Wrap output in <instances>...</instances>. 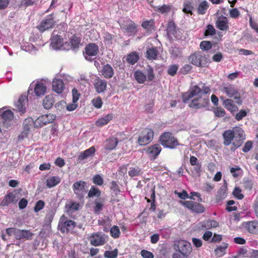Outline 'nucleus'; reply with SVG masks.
<instances>
[{
  "mask_svg": "<svg viewBox=\"0 0 258 258\" xmlns=\"http://www.w3.org/2000/svg\"><path fill=\"white\" fill-rule=\"evenodd\" d=\"M216 116L218 117H223L225 114V111L221 107H217L214 110Z\"/></svg>",
  "mask_w": 258,
  "mask_h": 258,
  "instance_id": "4d7b16f0",
  "label": "nucleus"
},
{
  "mask_svg": "<svg viewBox=\"0 0 258 258\" xmlns=\"http://www.w3.org/2000/svg\"><path fill=\"white\" fill-rule=\"evenodd\" d=\"M233 194L238 200H241L244 197L243 195L241 193V189L239 187H235Z\"/></svg>",
  "mask_w": 258,
  "mask_h": 258,
  "instance_id": "3c124183",
  "label": "nucleus"
},
{
  "mask_svg": "<svg viewBox=\"0 0 258 258\" xmlns=\"http://www.w3.org/2000/svg\"><path fill=\"white\" fill-rule=\"evenodd\" d=\"M219 223L217 221L209 219L202 222L200 224V228L201 229L206 230L217 227Z\"/></svg>",
  "mask_w": 258,
  "mask_h": 258,
  "instance_id": "bb28decb",
  "label": "nucleus"
},
{
  "mask_svg": "<svg viewBox=\"0 0 258 258\" xmlns=\"http://www.w3.org/2000/svg\"><path fill=\"white\" fill-rule=\"evenodd\" d=\"M44 206V202L41 200L38 201L34 207V211L35 212H37L40 210H42Z\"/></svg>",
  "mask_w": 258,
  "mask_h": 258,
  "instance_id": "0e129e2a",
  "label": "nucleus"
},
{
  "mask_svg": "<svg viewBox=\"0 0 258 258\" xmlns=\"http://www.w3.org/2000/svg\"><path fill=\"white\" fill-rule=\"evenodd\" d=\"M209 103V99L207 96H200L194 98L189 104V106L190 108L200 109L207 106Z\"/></svg>",
  "mask_w": 258,
  "mask_h": 258,
  "instance_id": "6e6552de",
  "label": "nucleus"
},
{
  "mask_svg": "<svg viewBox=\"0 0 258 258\" xmlns=\"http://www.w3.org/2000/svg\"><path fill=\"white\" fill-rule=\"evenodd\" d=\"M76 226V223L75 221L67 219V218L63 215L59 219L58 226L59 230L64 233L73 231Z\"/></svg>",
  "mask_w": 258,
  "mask_h": 258,
  "instance_id": "39448f33",
  "label": "nucleus"
},
{
  "mask_svg": "<svg viewBox=\"0 0 258 258\" xmlns=\"http://www.w3.org/2000/svg\"><path fill=\"white\" fill-rule=\"evenodd\" d=\"M101 194L100 191L96 187L92 186L89 191L88 197H99Z\"/></svg>",
  "mask_w": 258,
  "mask_h": 258,
  "instance_id": "09e8293b",
  "label": "nucleus"
},
{
  "mask_svg": "<svg viewBox=\"0 0 258 258\" xmlns=\"http://www.w3.org/2000/svg\"><path fill=\"white\" fill-rule=\"evenodd\" d=\"M91 245L97 246L104 245L107 241V236L102 233H93L89 238Z\"/></svg>",
  "mask_w": 258,
  "mask_h": 258,
  "instance_id": "9d476101",
  "label": "nucleus"
},
{
  "mask_svg": "<svg viewBox=\"0 0 258 258\" xmlns=\"http://www.w3.org/2000/svg\"><path fill=\"white\" fill-rule=\"evenodd\" d=\"M228 244L226 243H223L222 245H220L215 249L216 255L218 257L223 256L226 253V250Z\"/></svg>",
  "mask_w": 258,
  "mask_h": 258,
  "instance_id": "a19ab883",
  "label": "nucleus"
},
{
  "mask_svg": "<svg viewBox=\"0 0 258 258\" xmlns=\"http://www.w3.org/2000/svg\"><path fill=\"white\" fill-rule=\"evenodd\" d=\"M203 96L201 89L199 86H195L191 88L188 92L182 95V100L184 103L186 102L192 98Z\"/></svg>",
  "mask_w": 258,
  "mask_h": 258,
  "instance_id": "9b49d317",
  "label": "nucleus"
},
{
  "mask_svg": "<svg viewBox=\"0 0 258 258\" xmlns=\"http://www.w3.org/2000/svg\"><path fill=\"white\" fill-rule=\"evenodd\" d=\"M167 34L169 37L174 35L175 32V25L173 21H170L167 24Z\"/></svg>",
  "mask_w": 258,
  "mask_h": 258,
  "instance_id": "37998d69",
  "label": "nucleus"
},
{
  "mask_svg": "<svg viewBox=\"0 0 258 258\" xmlns=\"http://www.w3.org/2000/svg\"><path fill=\"white\" fill-rule=\"evenodd\" d=\"M27 100L25 96H21L16 103L17 109L21 112L24 113L25 110V105Z\"/></svg>",
  "mask_w": 258,
  "mask_h": 258,
  "instance_id": "c9c22d12",
  "label": "nucleus"
},
{
  "mask_svg": "<svg viewBox=\"0 0 258 258\" xmlns=\"http://www.w3.org/2000/svg\"><path fill=\"white\" fill-rule=\"evenodd\" d=\"M98 50V47L95 44L90 43L87 45L85 48V58L88 60L93 59L92 57L97 54Z\"/></svg>",
  "mask_w": 258,
  "mask_h": 258,
  "instance_id": "2eb2a0df",
  "label": "nucleus"
},
{
  "mask_svg": "<svg viewBox=\"0 0 258 258\" xmlns=\"http://www.w3.org/2000/svg\"><path fill=\"white\" fill-rule=\"evenodd\" d=\"M33 120L32 118L26 119L23 122V126L24 130L27 131L30 129V126L32 125Z\"/></svg>",
  "mask_w": 258,
  "mask_h": 258,
  "instance_id": "680f3d73",
  "label": "nucleus"
},
{
  "mask_svg": "<svg viewBox=\"0 0 258 258\" xmlns=\"http://www.w3.org/2000/svg\"><path fill=\"white\" fill-rule=\"evenodd\" d=\"M171 10V6L166 5H163L162 6H158L155 8V10L156 12L161 14H165L169 12Z\"/></svg>",
  "mask_w": 258,
  "mask_h": 258,
  "instance_id": "c03bdc74",
  "label": "nucleus"
},
{
  "mask_svg": "<svg viewBox=\"0 0 258 258\" xmlns=\"http://www.w3.org/2000/svg\"><path fill=\"white\" fill-rule=\"evenodd\" d=\"M154 20L145 21L143 22L142 26L146 29H150L154 25Z\"/></svg>",
  "mask_w": 258,
  "mask_h": 258,
  "instance_id": "052dcab7",
  "label": "nucleus"
},
{
  "mask_svg": "<svg viewBox=\"0 0 258 258\" xmlns=\"http://www.w3.org/2000/svg\"><path fill=\"white\" fill-rule=\"evenodd\" d=\"M160 141L166 148L173 149L179 145L177 140L169 132L163 133L160 137Z\"/></svg>",
  "mask_w": 258,
  "mask_h": 258,
  "instance_id": "20e7f679",
  "label": "nucleus"
},
{
  "mask_svg": "<svg viewBox=\"0 0 258 258\" xmlns=\"http://www.w3.org/2000/svg\"><path fill=\"white\" fill-rule=\"evenodd\" d=\"M194 8L190 3H184L183 11L187 14H192V11Z\"/></svg>",
  "mask_w": 258,
  "mask_h": 258,
  "instance_id": "5fc2aeb1",
  "label": "nucleus"
},
{
  "mask_svg": "<svg viewBox=\"0 0 258 258\" xmlns=\"http://www.w3.org/2000/svg\"><path fill=\"white\" fill-rule=\"evenodd\" d=\"M222 92L225 93L228 97L233 98L235 100V102L238 104L242 103V100L240 93L237 89L231 85L224 86L222 89Z\"/></svg>",
  "mask_w": 258,
  "mask_h": 258,
  "instance_id": "423d86ee",
  "label": "nucleus"
},
{
  "mask_svg": "<svg viewBox=\"0 0 258 258\" xmlns=\"http://www.w3.org/2000/svg\"><path fill=\"white\" fill-rule=\"evenodd\" d=\"M55 21L52 15H49L43 19L37 26V28L41 32H43L52 27L55 24Z\"/></svg>",
  "mask_w": 258,
  "mask_h": 258,
  "instance_id": "ddd939ff",
  "label": "nucleus"
},
{
  "mask_svg": "<svg viewBox=\"0 0 258 258\" xmlns=\"http://www.w3.org/2000/svg\"><path fill=\"white\" fill-rule=\"evenodd\" d=\"M189 61L192 64L199 67H205L209 63L207 56L202 51H197L191 54L188 58Z\"/></svg>",
  "mask_w": 258,
  "mask_h": 258,
  "instance_id": "7ed1b4c3",
  "label": "nucleus"
},
{
  "mask_svg": "<svg viewBox=\"0 0 258 258\" xmlns=\"http://www.w3.org/2000/svg\"><path fill=\"white\" fill-rule=\"evenodd\" d=\"M86 185V182L81 180L75 182L73 185L74 193L79 196L81 195L85 190Z\"/></svg>",
  "mask_w": 258,
  "mask_h": 258,
  "instance_id": "a878e982",
  "label": "nucleus"
},
{
  "mask_svg": "<svg viewBox=\"0 0 258 258\" xmlns=\"http://www.w3.org/2000/svg\"><path fill=\"white\" fill-rule=\"evenodd\" d=\"M209 8L208 3L204 1L201 2L197 9L198 13L200 15H204L206 13L207 9Z\"/></svg>",
  "mask_w": 258,
  "mask_h": 258,
  "instance_id": "ea45409f",
  "label": "nucleus"
},
{
  "mask_svg": "<svg viewBox=\"0 0 258 258\" xmlns=\"http://www.w3.org/2000/svg\"><path fill=\"white\" fill-rule=\"evenodd\" d=\"M245 229L250 233L258 234V221H248L244 224Z\"/></svg>",
  "mask_w": 258,
  "mask_h": 258,
  "instance_id": "5701e85b",
  "label": "nucleus"
},
{
  "mask_svg": "<svg viewBox=\"0 0 258 258\" xmlns=\"http://www.w3.org/2000/svg\"><path fill=\"white\" fill-rule=\"evenodd\" d=\"M179 203L193 212L202 213L205 211L204 207L199 203L192 201H180Z\"/></svg>",
  "mask_w": 258,
  "mask_h": 258,
  "instance_id": "1a4fd4ad",
  "label": "nucleus"
},
{
  "mask_svg": "<svg viewBox=\"0 0 258 258\" xmlns=\"http://www.w3.org/2000/svg\"><path fill=\"white\" fill-rule=\"evenodd\" d=\"M247 115V112L244 110H241L237 113L235 116L236 120H241L243 117H245Z\"/></svg>",
  "mask_w": 258,
  "mask_h": 258,
  "instance_id": "e2e57ef3",
  "label": "nucleus"
},
{
  "mask_svg": "<svg viewBox=\"0 0 258 258\" xmlns=\"http://www.w3.org/2000/svg\"><path fill=\"white\" fill-rule=\"evenodd\" d=\"M228 20L226 17L218 18L216 21V26L221 30H226L228 28Z\"/></svg>",
  "mask_w": 258,
  "mask_h": 258,
  "instance_id": "2f4dec72",
  "label": "nucleus"
},
{
  "mask_svg": "<svg viewBox=\"0 0 258 258\" xmlns=\"http://www.w3.org/2000/svg\"><path fill=\"white\" fill-rule=\"evenodd\" d=\"M178 66L177 64H172L169 67L168 74L172 76H174L178 70Z\"/></svg>",
  "mask_w": 258,
  "mask_h": 258,
  "instance_id": "603ef678",
  "label": "nucleus"
},
{
  "mask_svg": "<svg viewBox=\"0 0 258 258\" xmlns=\"http://www.w3.org/2000/svg\"><path fill=\"white\" fill-rule=\"evenodd\" d=\"M96 151V149L94 146H92L85 151L80 153L78 157V160L81 161L92 157Z\"/></svg>",
  "mask_w": 258,
  "mask_h": 258,
  "instance_id": "aec40b11",
  "label": "nucleus"
},
{
  "mask_svg": "<svg viewBox=\"0 0 258 258\" xmlns=\"http://www.w3.org/2000/svg\"><path fill=\"white\" fill-rule=\"evenodd\" d=\"M64 89V85L63 82L60 79L54 78L52 81V89L53 90L58 93H61Z\"/></svg>",
  "mask_w": 258,
  "mask_h": 258,
  "instance_id": "4be33fe9",
  "label": "nucleus"
},
{
  "mask_svg": "<svg viewBox=\"0 0 258 258\" xmlns=\"http://www.w3.org/2000/svg\"><path fill=\"white\" fill-rule=\"evenodd\" d=\"M93 181L94 183L98 185H102L103 183V178L100 175H95L93 178Z\"/></svg>",
  "mask_w": 258,
  "mask_h": 258,
  "instance_id": "13d9d810",
  "label": "nucleus"
},
{
  "mask_svg": "<svg viewBox=\"0 0 258 258\" xmlns=\"http://www.w3.org/2000/svg\"><path fill=\"white\" fill-rule=\"evenodd\" d=\"M79 203L75 202L70 201L65 206L66 211L68 213H72L79 210Z\"/></svg>",
  "mask_w": 258,
  "mask_h": 258,
  "instance_id": "72a5a7b5",
  "label": "nucleus"
},
{
  "mask_svg": "<svg viewBox=\"0 0 258 258\" xmlns=\"http://www.w3.org/2000/svg\"><path fill=\"white\" fill-rule=\"evenodd\" d=\"M243 184L245 189L251 190L253 187V182L251 180H245L243 181Z\"/></svg>",
  "mask_w": 258,
  "mask_h": 258,
  "instance_id": "bf43d9fd",
  "label": "nucleus"
},
{
  "mask_svg": "<svg viewBox=\"0 0 258 258\" xmlns=\"http://www.w3.org/2000/svg\"><path fill=\"white\" fill-rule=\"evenodd\" d=\"M55 31L53 32V36L51 38V47L54 50H64L63 48L67 47L68 42L63 44V40L60 36L57 34H55Z\"/></svg>",
  "mask_w": 258,
  "mask_h": 258,
  "instance_id": "f8f14e48",
  "label": "nucleus"
},
{
  "mask_svg": "<svg viewBox=\"0 0 258 258\" xmlns=\"http://www.w3.org/2000/svg\"><path fill=\"white\" fill-rule=\"evenodd\" d=\"M161 151V147L159 144H155L154 145L149 147L147 150V153L148 155L153 159H155L156 157L160 154Z\"/></svg>",
  "mask_w": 258,
  "mask_h": 258,
  "instance_id": "412c9836",
  "label": "nucleus"
},
{
  "mask_svg": "<svg viewBox=\"0 0 258 258\" xmlns=\"http://www.w3.org/2000/svg\"><path fill=\"white\" fill-rule=\"evenodd\" d=\"M94 86L98 93L104 92L107 87V82L105 80L97 78L95 80Z\"/></svg>",
  "mask_w": 258,
  "mask_h": 258,
  "instance_id": "c85d7f7f",
  "label": "nucleus"
},
{
  "mask_svg": "<svg viewBox=\"0 0 258 258\" xmlns=\"http://www.w3.org/2000/svg\"><path fill=\"white\" fill-rule=\"evenodd\" d=\"M60 178L58 176H51L46 180V185L49 188L56 186L60 182Z\"/></svg>",
  "mask_w": 258,
  "mask_h": 258,
  "instance_id": "58836bf2",
  "label": "nucleus"
},
{
  "mask_svg": "<svg viewBox=\"0 0 258 258\" xmlns=\"http://www.w3.org/2000/svg\"><path fill=\"white\" fill-rule=\"evenodd\" d=\"M18 199L16 197V194L13 192H10L6 195L1 203V205L3 206H7L11 203H15L17 202Z\"/></svg>",
  "mask_w": 258,
  "mask_h": 258,
  "instance_id": "393cba45",
  "label": "nucleus"
},
{
  "mask_svg": "<svg viewBox=\"0 0 258 258\" xmlns=\"http://www.w3.org/2000/svg\"><path fill=\"white\" fill-rule=\"evenodd\" d=\"M139 59V56L137 54V53L133 52L131 53L127 56L126 61H127L128 63L131 64H134L137 62Z\"/></svg>",
  "mask_w": 258,
  "mask_h": 258,
  "instance_id": "79ce46f5",
  "label": "nucleus"
},
{
  "mask_svg": "<svg viewBox=\"0 0 258 258\" xmlns=\"http://www.w3.org/2000/svg\"><path fill=\"white\" fill-rule=\"evenodd\" d=\"M56 116L53 114L42 115L36 120V123L41 126L46 124L52 122L55 119Z\"/></svg>",
  "mask_w": 258,
  "mask_h": 258,
  "instance_id": "6ab92c4d",
  "label": "nucleus"
},
{
  "mask_svg": "<svg viewBox=\"0 0 258 258\" xmlns=\"http://www.w3.org/2000/svg\"><path fill=\"white\" fill-rule=\"evenodd\" d=\"M80 43V40L78 37L74 35L73 36L70 40V42L67 43V47L63 48L64 49L69 50L72 48H75L78 47Z\"/></svg>",
  "mask_w": 258,
  "mask_h": 258,
  "instance_id": "7c9ffc66",
  "label": "nucleus"
},
{
  "mask_svg": "<svg viewBox=\"0 0 258 258\" xmlns=\"http://www.w3.org/2000/svg\"><path fill=\"white\" fill-rule=\"evenodd\" d=\"M110 232L111 236L114 238L119 237L120 234L119 227L117 226H113L111 227Z\"/></svg>",
  "mask_w": 258,
  "mask_h": 258,
  "instance_id": "de8ad7c7",
  "label": "nucleus"
},
{
  "mask_svg": "<svg viewBox=\"0 0 258 258\" xmlns=\"http://www.w3.org/2000/svg\"><path fill=\"white\" fill-rule=\"evenodd\" d=\"M141 255L144 258H153L154 255L153 254L148 250H142L141 252Z\"/></svg>",
  "mask_w": 258,
  "mask_h": 258,
  "instance_id": "774afa93",
  "label": "nucleus"
},
{
  "mask_svg": "<svg viewBox=\"0 0 258 258\" xmlns=\"http://www.w3.org/2000/svg\"><path fill=\"white\" fill-rule=\"evenodd\" d=\"M142 173V170L140 168H132L128 171V175L132 177L138 176Z\"/></svg>",
  "mask_w": 258,
  "mask_h": 258,
  "instance_id": "a18cd8bd",
  "label": "nucleus"
},
{
  "mask_svg": "<svg viewBox=\"0 0 258 258\" xmlns=\"http://www.w3.org/2000/svg\"><path fill=\"white\" fill-rule=\"evenodd\" d=\"M103 37L105 43L108 44H111L112 40V36L108 32H105L103 34Z\"/></svg>",
  "mask_w": 258,
  "mask_h": 258,
  "instance_id": "338daca9",
  "label": "nucleus"
},
{
  "mask_svg": "<svg viewBox=\"0 0 258 258\" xmlns=\"http://www.w3.org/2000/svg\"><path fill=\"white\" fill-rule=\"evenodd\" d=\"M154 132L150 128L144 130L141 135L138 138V143L140 146H145L148 144L153 140Z\"/></svg>",
  "mask_w": 258,
  "mask_h": 258,
  "instance_id": "0eeeda50",
  "label": "nucleus"
},
{
  "mask_svg": "<svg viewBox=\"0 0 258 258\" xmlns=\"http://www.w3.org/2000/svg\"><path fill=\"white\" fill-rule=\"evenodd\" d=\"M171 54L172 56L175 58L181 55V53L178 48L176 47H172L171 50Z\"/></svg>",
  "mask_w": 258,
  "mask_h": 258,
  "instance_id": "69168bd1",
  "label": "nucleus"
},
{
  "mask_svg": "<svg viewBox=\"0 0 258 258\" xmlns=\"http://www.w3.org/2000/svg\"><path fill=\"white\" fill-rule=\"evenodd\" d=\"M223 137L225 145L228 146L232 144L235 148L240 146L245 139L243 130L239 127H235L231 130L225 131Z\"/></svg>",
  "mask_w": 258,
  "mask_h": 258,
  "instance_id": "f257e3e1",
  "label": "nucleus"
},
{
  "mask_svg": "<svg viewBox=\"0 0 258 258\" xmlns=\"http://www.w3.org/2000/svg\"><path fill=\"white\" fill-rule=\"evenodd\" d=\"M113 117V114H108L103 117L99 118L96 122L97 126H102L107 124Z\"/></svg>",
  "mask_w": 258,
  "mask_h": 258,
  "instance_id": "473e14b6",
  "label": "nucleus"
},
{
  "mask_svg": "<svg viewBox=\"0 0 258 258\" xmlns=\"http://www.w3.org/2000/svg\"><path fill=\"white\" fill-rule=\"evenodd\" d=\"M34 235V234L29 230H20L18 229L15 238L20 240H29L32 239Z\"/></svg>",
  "mask_w": 258,
  "mask_h": 258,
  "instance_id": "a211bd4d",
  "label": "nucleus"
},
{
  "mask_svg": "<svg viewBox=\"0 0 258 258\" xmlns=\"http://www.w3.org/2000/svg\"><path fill=\"white\" fill-rule=\"evenodd\" d=\"M158 51L156 47H152L147 49L146 56L149 60L156 59Z\"/></svg>",
  "mask_w": 258,
  "mask_h": 258,
  "instance_id": "f704fd0d",
  "label": "nucleus"
},
{
  "mask_svg": "<svg viewBox=\"0 0 258 258\" xmlns=\"http://www.w3.org/2000/svg\"><path fill=\"white\" fill-rule=\"evenodd\" d=\"M120 27L128 35H132L136 31L135 24L130 19H127L122 23L120 24Z\"/></svg>",
  "mask_w": 258,
  "mask_h": 258,
  "instance_id": "dca6fc26",
  "label": "nucleus"
},
{
  "mask_svg": "<svg viewBox=\"0 0 258 258\" xmlns=\"http://www.w3.org/2000/svg\"><path fill=\"white\" fill-rule=\"evenodd\" d=\"M118 254V250L114 249L112 251L107 250L104 253V256L106 258H116Z\"/></svg>",
  "mask_w": 258,
  "mask_h": 258,
  "instance_id": "49530a36",
  "label": "nucleus"
},
{
  "mask_svg": "<svg viewBox=\"0 0 258 258\" xmlns=\"http://www.w3.org/2000/svg\"><path fill=\"white\" fill-rule=\"evenodd\" d=\"M118 140L116 138L111 137L106 140L105 143L104 149L106 150H114L118 144Z\"/></svg>",
  "mask_w": 258,
  "mask_h": 258,
  "instance_id": "c756f323",
  "label": "nucleus"
},
{
  "mask_svg": "<svg viewBox=\"0 0 258 258\" xmlns=\"http://www.w3.org/2000/svg\"><path fill=\"white\" fill-rule=\"evenodd\" d=\"M134 76L139 84H143L146 80L152 81L155 78L153 69L150 66L145 69L143 72L140 70L135 71Z\"/></svg>",
  "mask_w": 258,
  "mask_h": 258,
  "instance_id": "f03ea898",
  "label": "nucleus"
},
{
  "mask_svg": "<svg viewBox=\"0 0 258 258\" xmlns=\"http://www.w3.org/2000/svg\"><path fill=\"white\" fill-rule=\"evenodd\" d=\"M101 73L105 78L110 79L114 75V70L111 65L107 63L103 66Z\"/></svg>",
  "mask_w": 258,
  "mask_h": 258,
  "instance_id": "cd10ccee",
  "label": "nucleus"
},
{
  "mask_svg": "<svg viewBox=\"0 0 258 258\" xmlns=\"http://www.w3.org/2000/svg\"><path fill=\"white\" fill-rule=\"evenodd\" d=\"M92 103L93 106L97 108H100L102 105V101L100 97H96L94 98Z\"/></svg>",
  "mask_w": 258,
  "mask_h": 258,
  "instance_id": "6e6d98bb",
  "label": "nucleus"
},
{
  "mask_svg": "<svg viewBox=\"0 0 258 258\" xmlns=\"http://www.w3.org/2000/svg\"><path fill=\"white\" fill-rule=\"evenodd\" d=\"M212 47V44L210 41H203L200 43V48L202 50H208Z\"/></svg>",
  "mask_w": 258,
  "mask_h": 258,
  "instance_id": "864d4df0",
  "label": "nucleus"
},
{
  "mask_svg": "<svg viewBox=\"0 0 258 258\" xmlns=\"http://www.w3.org/2000/svg\"><path fill=\"white\" fill-rule=\"evenodd\" d=\"M176 247L179 252L184 256L188 255L192 250L190 243L185 240L178 241Z\"/></svg>",
  "mask_w": 258,
  "mask_h": 258,
  "instance_id": "4468645a",
  "label": "nucleus"
},
{
  "mask_svg": "<svg viewBox=\"0 0 258 258\" xmlns=\"http://www.w3.org/2000/svg\"><path fill=\"white\" fill-rule=\"evenodd\" d=\"M46 91V86L42 81L37 82L34 85V93L37 96L44 95Z\"/></svg>",
  "mask_w": 258,
  "mask_h": 258,
  "instance_id": "b1692460",
  "label": "nucleus"
},
{
  "mask_svg": "<svg viewBox=\"0 0 258 258\" xmlns=\"http://www.w3.org/2000/svg\"><path fill=\"white\" fill-rule=\"evenodd\" d=\"M0 116L3 119L4 124L8 127L11 124L10 122L14 118V114L10 110H5V108L0 109Z\"/></svg>",
  "mask_w": 258,
  "mask_h": 258,
  "instance_id": "f3484780",
  "label": "nucleus"
},
{
  "mask_svg": "<svg viewBox=\"0 0 258 258\" xmlns=\"http://www.w3.org/2000/svg\"><path fill=\"white\" fill-rule=\"evenodd\" d=\"M54 98L52 95L50 94L45 96L43 101V106L44 108L50 109L54 103Z\"/></svg>",
  "mask_w": 258,
  "mask_h": 258,
  "instance_id": "4c0bfd02",
  "label": "nucleus"
},
{
  "mask_svg": "<svg viewBox=\"0 0 258 258\" xmlns=\"http://www.w3.org/2000/svg\"><path fill=\"white\" fill-rule=\"evenodd\" d=\"M223 104L227 110L231 112L236 111L237 110V107L234 104L233 101L231 99L224 100Z\"/></svg>",
  "mask_w": 258,
  "mask_h": 258,
  "instance_id": "e433bc0d",
  "label": "nucleus"
},
{
  "mask_svg": "<svg viewBox=\"0 0 258 258\" xmlns=\"http://www.w3.org/2000/svg\"><path fill=\"white\" fill-rule=\"evenodd\" d=\"M23 50L26 51H29L31 53H35L36 50L37 49L32 44L27 43V45H23L21 46Z\"/></svg>",
  "mask_w": 258,
  "mask_h": 258,
  "instance_id": "8fccbe9b",
  "label": "nucleus"
}]
</instances>
